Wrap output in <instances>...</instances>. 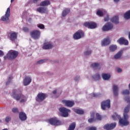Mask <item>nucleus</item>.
Here are the masks:
<instances>
[{
    "mask_svg": "<svg viewBox=\"0 0 130 130\" xmlns=\"http://www.w3.org/2000/svg\"><path fill=\"white\" fill-rule=\"evenodd\" d=\"M130 105H127L124 110L123 117L124 119H121L120 116L115 113V114L112 116V118L114 120H116V119H119V122L121 125H128L129 124V122L127 121L128 119V115L127 113L129 112Z\"/></svg>",
    "mask_w": 130,
    "mask_h": 130,
    "instance_id": "nucleus-1",
    "label": "nucleus"
},
{
    "mask_svg": "<svg viewBox=\"0 0 130 130\" xmlns=\"http://www.w3.org/2000/svg\"><path fill=\"white\" fill-rule=\"evenodd\" d=\"M12 96L17 101H19V100L21 99L20 101V103H24V102L26 101V96L21 94V91L19 89H15L13 90Z\"/></svg>",
    "mask_w": 130,
    "mask_h": 130,
    "instance_id": "nucleus-2",
    "label": "nucleus"
},
{
    "mask_svg": "<svg viewBox=\"0 0 130 130\" xmlns=\"http://www.w3.org/2000/svg\"><path fill=\"white\" fill-rule=\"evenodd\" d=\"M19 55V52L16 51H10L6 55L4 56V59H9L10 60H13L17 58V56Z\"/></svg>",
    "mask_w": 130,
    "mask_h": 130,
    "instance_id": "nucleus-3",
    "label": "nucleus"
},
{
    "mask_svg": "<svg viewBox=\"0 0 130 130\" xmlns=\"http://www.w3.org/2000/svg\"><path fill=\"white\" fill-rule=\"evenodd\" d=\"M10 16H11V9L9 7L7 8L5 15L1 17V20L5 23H10Z\"/></svg>",
    "mask_w": 130,
    "mask_h": 130,
    "instance_id": "nucleus-4",
    "label": "nucleus"
},
{
    "mask_svg": "<svg viewBox=\"0 0 130 130\" xmlns=\"http://www.w3.org/2000/svg\"><path fill=\"white\" fill-rule=\"evenodd\" d=\"M48 121L50 124H51V125H55V126L61 125V122L55 117L49 119Z\"/></svg>",
    "mask_w": 130,
    "mask_h": 130,
    "instance_id": "nucleus-5",
    "label": "nucleus"
},
{
    "mask_svg": "<svg viewBox=\"0 0 130 130\" xmlns=\"http://www.w3.org/2000/svg\"><path fill=\"white\" fill-rule=\"evenodd\" d=\"M59 111L60 112L63 117H68V116H69V113L71 112V110L64 107H61L59 108Z\"/></svg>",
    "mask_w": 130,
    "mask_h": 130,
    "instance_id": "nucleus-6",
    "label": "nucleus"
},
{
    "mask_svg": "<svg viewBox=\"0 0 130 130\" xmlns=\"http://www.w3.org/2000/svg\"><path fill=\"white\" fill-rule=\"evenodd\" d=\"M40 34H41V32L38 30H34L30 32V35L31 38H33V39L35 40L39 39L40 38Z\"/></svg>",
    "mask_w": 130,
    "mask_h": 130,
    "instance_id": "nucleus-7",
    "label": "nucleus"
},
{
    "mask_svg": "<svg viewBox=\"0 0 130 130\" xmlns=\"http://www.w3.org/2000/svg\"><path fill=\"white\" fill-rule=\"evenodd\" d=\"M110 108V100L108 99L101 103V108L103 110H106V108Z\"/></svg>",
    "mask_w": 130,
    "mask_h": 130,
    "instance_id": "nucleus-8",
    "label": "nucleus"
},
{
    "mask_svg": "<svg viewBox=\"0 0 130 130\" xmlns=\"http://www.w3.org/2000/svg\"><path fill=\"white\" fill-rule=\"evenodd\" d=\"M82 37H84V32L82 31V30H78L73 35V38H74L76 40L81 39Z\"/></svg>",
    "mask_w": 130,
    "mask_h": 130,
    "instance_id": "nucleus-9",
    "label": "nucleus"
},
{
    "mask_svg": "<svg viewBox=\"0 0 130 130\" xmlns=\"http://www.w3.org/2000/svg\"><path fill=\"white\" fill-rule=\"evenodd\" d=\"M84 26L87 27L89 29H95L97 27V24L93 22H86L84 23Z\"/></svg>",
    "mask_w": 130,
    "mask_h": 130,
    "instance_id": "nucleus-10",
    "label": "nucleus"
},
{
    "mask_svg": "<svg viewBox=\"0 0 130 130\" xmlns=\"http://www.w3.org/2000/svg\"><path fill=\"white\" fill-rule=\"evenodd\" d=\"M8 37L11 41H16L18 38V33L16 32H10L8 34Z\"/></svg>",
    "mask_w": 130,
    "mask_h": 130,
    "instance_id": "nucleus-11",
    "label": "nucleus"
},
{
    "mask_svg": "<svg viewBox=\"0 0 130 130\" xmlns=\"http://www.w3.org/2000/svg\"><path fill=\"white\" fill-rule=\"evenodd\" d=\"M112 29H113V24L110 22L106 23L102 28L103 31H109Z\"/></svg>",
    "mask_w": 130,
    "mask_h": 130,
    "instance_id": "nucleus-12",
    "label": "nucleus"
},
{
    "mask_svg": "<svg viewBox=\"0 0 130 130\" xmlns=\"http://www.w3.org/2000/svg\"><path fill=\"white\" fill-rule=\"evenodd\" d=\"M116 126V123H112L111 124H107L104 126V129L111 130L113 129Z\"/></svg>",
    "mask_w": 130,
    "mask_h": 130,
    "instance_id": "nucleus-13",
    "label": "nucleus"
},
{
    "mask_svg": "<svg viewBox=\"0 0 130 130\" xmlns=\"http://www.w3.org/2000/svg\"><path fill=\"white\" fill-rule=\"evenodd\" d=\"M46 98V94L44 93H39L36 98V100L38 102H42Z\"/></svg>",
    "mask_w": 130,
    "mask_h": 130,
    "instance_id": "nucleus-14",
    "label": "nucleus"
},
{
    "mask_svg": "<svg viewBox=\"0 0 130 130\" xmlns=\"http://www.w3.org/2000/svg\"><path fill=\"white\" fill-rule=\"evenodd\" d=\"M117 42L119 43L121 45H128V41L124 39L123 37L120 38L118 39Z\"/></svg>",
    "mask_w": 130,
    "mask_h": 130,
    "instance_id": "nucleus-15",
    "label": "nucleus"
},
{
    "mask_svg": "<svg viewBox=\"0 0 130 130\" xmlns=\"http://www.w3.org/2000/svg\"><path fill=\"white\" fill-rule=\"evenodd\" d=\"M62 103L65 104L66 106H67V107H73V106L75 105V102L71 101L64 100L62 101Z\"/></svg>",
    "mask_w": 130,
    "mask_h": 130,
    "instance_id": "nucleus-16",
    "label": "nucleus"
},
{
    "mask_svg": "<svg viewBox=\"0 0 130 130\" xmlns=\"http://www.w3.org/2000/svg\"><path fill=\"white\" fill-rule=\"evenodd\" d=\"M51 4V3L49 0H45V1H42L40 4V7H48V6H50Z\"/></svg>",
    "mask_w": 130,
    "mask_h": 130,
    "instance_id": "nucleus-17",
    "label": "nucleus"
},
{
    "mask_svg": "<svg viewBox=\"0 0 130 130\" xmlns=\"http://www.w3.org/2000/svg\"><path fill=\"white\" fill-rule=\"evenodd\" d=\"M112 89L114 96H118V86L114 84L113 85Z\"/></svg>",
    "mask_w": 130,
    "mask_h": 130,
    "instance_id": "nucleus-18",
    "label": "nucleus"
},
{
    "mask_svg": "<svg viewBox=\"0 0 130 130\" xmlns=\"http://www.w3.org/2000/svg\"><path fill=\"white\" fill-rule=\"evenodd\" d=\"M32 82V79L31 77H26L25 78L24 81H23V84L24 86H28Z\"/></svg>",
    "mask_w": 130,
    "mask_h": 130,
    "instance_id": "nucleus-19",
    "label": "nucleus"
},
{
    "mask_svg": "<svg viewBox=\"0 0 130 130\" xmlns=\"http://www.w3.org/2000/svg\"><path fill=\"white\" fill-rule=\"evenodd\" d=\"M37 12L41 14H45L47 12V8L45 7H39L37 9Z\"/></svg>",
    "mask_w": 130,
    "mask_h": 130,
    "instance_id": "nucleus-20",
    "label": "nucleus"
},
{
    "mask_svg": "<svg viewBox=\"0 0 130 130\" xmlns=\"http://www.w3.org/2000/svg\"><path fill=\"white\" fill-rule=\"evenodd\" d=\"M109 44H110V40H109V38L105 39L102 42V46H106L109 45Z\"/></svg>",
    "mask_w": 130,
    "mask_h": 130,
    "instance_id": "nucleus-21",
    "label": "nucleus"
},
{
    "mask_svg": "<svg viewBox=\"0 0 130 130\" xmlns=\"http://www.w3.org/2000/svg\"><path fill=\"white\" fill-rule=\"evenodd\" d=\"M19 118L21 120L24 121L27 119V115L24 112L19 113Z\"/></svg>",
    "mask_w": 130,
    "mask_h": 130,
    "instance_id": "nucleus-22",
    "label": "nucleus"
},
{
    "mask_svg": "<svg viewBox=\"0 0 130 130\" xmlns=\"http://www.w3.org/2000/svg\"><path fill=\"white\" fill-rule=\"evenodd\" d=\"M111 22L114 24H118L119 23L118 16H115L110 19Z\"/></svg>",
    "mask_w": 130,
    "mask_h": 130,
    "instance_id": "nucleus-23",
    "label": "nucleus"
},
{
    "mask_svg": "<svg viewBox=\"0 0 130 130\" xmlns=\"http://www.w3.org/2000/svg\"><path fill=\"white\" fill-rule=\"evenodd\" d=\"M71 12V9L69 8H66L62 12V16L66 17L68 14H69Z\"/></svg>",
    "mask_w": 130,
    "mask_h": 130,
    "instance_id": "nucleus-24",
    "label": "nucleus"
},
{
    "mask_svg": "<svg viewBox=\"0 0 130 130\" xmlns=\"http://www.w3.org/2000/svg\"><path fill=\"white\" fill-rule=\"evenodd\" d=\"M122 53H123V51L122 50L119 51L117 54L115 55V59H118L120 58V57H121V55H122Z\"/></svg>",
    "mask_w": 130,
    "mask_h": 130,
    "instance_id": "nucleus-25",
    "label": "nucleus"
},
{
    "mask_svg": "<svg viewBox=\"0 0 130 130\" xmlns=\"http://www.w3.org/2000/svg\"><path fill=\"white\" fill-rule=\"evenodd\" d=\"M52 47H53V45H52V44H48L44 45L43 46V49H51Z\"/></svg>",
    "mask_w": 130,
    "mask_h": 130,
    "instance_id": "nucleus-26",
    "label": "nucleus"
},
{
    "mask_svg": "<svg viewBox=\"0 0 130 130\" xmlns=\"http://www.w3.org/2000/svg\"><path fill=\"white\" fill-rule=\"evenodd\" d=\"M102 76L103 80H109L111 77L110 74H105V73H103L102 75Z\"/></svg>",
    "mask_w": 130,
    "mask_h": 130,
    "instance_id": "nucleus-27",
    "label": "nucleus"
},
{
    "mask_svg": "<svg viewBox=\"0 0 130 130\" xmlns=\"http://www.w3.org/2000/svg\"><path fill=\"white\" fill-rule=\"evenodd\" d=\"M75 128H76V122H73L69 125L68 130H75Z\"/></svg>",
    "mask_w": 130,
    "mask_h": 130,
    "instance_id": "nucleus-28",
    "label": "nucleus"
},
{
    "mask_svg": "<svg viewBox=\"0 0 130 130\" xmlns=\"http://www.w3.org/2000/svg\"><path fill=\"white\" fill-rule=\"evenodd\" d=\"M109 49H110V51H111L112 52L113 51H115V50L117 49V46H116V45H111L109 47Z\"/></svg>",
    "mask_w": 130,
    "mask_h": 130,
    "instance_id": "nucleus-29",
    "label": "nucleus"
},
{
    "mask_svg": "<svg viewBox=\"0 0 130 130\" xmlns=\"http://www.w3.org/2000/svg\"><path fill=\"white\" fill-rule=\"evenodd\" d=\"M124 18L126 19H130V10L126 12V13L124 14Z\"/></svg>",
    "mask_w": 130,
    "mask_h": 130,
    "instance_id": "nucleus-30",
    "label": "nucleus"
},
{
    "mask_svg": "<svg viewBox=\"0 0 130 130\" xmlns=\"http://www.w3.org/2000/svg\"><path fill=\"white\" fill-rule=\"evenodd\" d=\"M74 112H76L77 114H83L84 113V111L79 109H74Z\"/></svg>",
    "mask_w": 130,
    "mask_h": 130,
    "instance_id": "nucleus-31",
    "label": "nucleus"
},
{
    "mask_svg": "<svg viewBox=\"0 0 130 130\" xmlns=\"http://www.w3.org/2000/svg\"><path fill=\"white\" fill-rule=\"evenodd\" d=\"M92 78L94 81H98L100 80V75L98 74H95L92 77Z\"/></svg>",
    "mask_w": 130,
    "mask_h": 130,
    "instance_id": "nucleus-32",
    "label": "nucleus"
},
{
    "mask_svg": "<svg viewBox=\"0 0 130 130\" xmlns=\"http://www.w3.org/2000/svg\"><path fill=\"white\" fill-rule=\"evenodd\" d=\"M95 119L96 120H101L102 119V116L99 113H97L95 114Z\"/></svg>",
    "mask_w": 130,
    "mask_h": 130,
    "instance_id": "nucleus-33",
    "label": "nucleus"
},
{
    "mask_svg": "<svg viewBox=\"0 0 130 130\" xmlns=\"http://www.w3.org/2000/svg\"><path fill=\"white\" fill-rule=\"evenodd\" d=\"M91 67L92 68H93L94 69H97L99 68L100 65H99V63H93L92 64H91Z\"/></svg>",
    "mask_w": 130,
    "mask_h": 130,
    "instance_id": "nucleus-34",
    "label": "nucleus"
},
{
    "mask_svg": "<svg viewBox=\"0 0 130 130\" xmlns=\"http://www.w3.org/2000/svg\"><path fill=\"white\" fill-rule=\"evenodd\" d=\"M12 80H13V76L10 75L8 78V81L6 82V85H9L10 83L12 82Z\"/></svg>",
    "mask_w": 130,
    "mask_h": 130,
    "instance_id": "nucleus-35",
    "label": "nucleus"
},
{
    "mask_svg": "<svg viewBox=\"0 0 130 130\" xmlns=\"http://www.w3.org/2000/svg\"><path fill=\"white\" fill-rule=\"evenodd\" d=\"M88 121L89 123H92V122H95L96 121V119L95 118H90L88 119Z\"/></svg>",
    "mask_w": 130,
    "mask_h": 130,
    "instance_id": "nucleus-36",
    "label": "nucleus"
},
{
    "mask_svg": "<svg viewBox=\"0 0 130 130\" xmlns=\"http://www.w3.org/2000/svg\"><path fill=\"white\" fill-rule=\"evenodd\" d=\"M122 94L123 95H128L129 94V90L126 89L122 91Z\"/></svg>",
    "mask_w": 130,
    "mask_h": 130,
    "instance_id": "nucleus-37",
    "label": "nucleus"
},
{
    "mask_svg": "<svg viewBox=\"0 0 130 130\" xmlns=\"http://www.w3.org/2000/svg\"><path fill=\"white\" fill-rule=\"evenodd\" d=\"M96 15L100 17H102L103 16V12L101 10H98L96 12Z\"/></svg>",
    "mask_w": 130,
    "mask_h": 130,
    "instance_id": "nucleus-38",
    "label": "nucleus"
},
{
    "mask_svg": "<svg viewBox=\"0 0 130 130\" xmlns=\"http://www.w3.org/2000/svg\"><path fill=\"white\" fill-rule=\"evenodd\" d=\"M46 60H47V59H41L37 62V63H38L39 64H41V63H44V62H45L46 61Z\"/></svg>",
    "mask_w": 130,
    "mask_h": 130,
    "instance_id": "nucleus-39",
    "label": "nucleus"
},
{
    "mask_svg": "<svg viewBox=\"0 0 130 130\" xmlns=\"http://www.w3.org/2000/svg\"><path fill=\"white\" fill-rule=\"evenodd\" d=\"M12 111L13 113H18L19 112V110L17 108H13Z\"/></svg>",
    "mask_w": 130,
    "mask_h": 130,
    "instance_id": "nucleus-40",
    "label": "nucleus"
},
{
    "mask_svg": "<svg viewBox=\"0 0 130 130\" xmlns=\"http://www.w3.org/2000/svg\"><path fill=\"white\" fill-rule=\"evenodd\" d=\"M22 30L24 32H25L26 33L29 32V28H28L27 27H23Z\"/></svg>",
    "mask_w": 130,
    "mask_h": 130,
    "instance_id": "nucleus-41",
    "label": "nucleus"
},
{
    "mask_svg": "<svg viewBox=\"0 0 130 130\" xmlns=\"http://www.w3.org/2000/svg\"><path fill=\"white\" fill-rule=\"evenodd\" d=\"M125 101H126L127 103H130V98L129 96H126L124 98Z\"/></svg>",
    "mask_w": 130,
    "mask_h": 130,
    "instance_id": "nucleus-42",
    "label": "nucleus"
},
{
    "mask_svg": "<svg viewBox=\"0 0 130 130\" xmlns=\"http://www.w3.org/2000/svg\"><path fill=\"white\" fill-rule=\"evenodd\" d=\"M38 28H40V29H44V28H45L44 25L42 24H38Z\"/></svg>",
    "mask_w": 130,
    "mask_h": 130,
    "instance_id": "nucleus-43",
    "label": "nucleus"
},
{
    "mask_svg": "<svg viewBox=\"0 0 130 130\" xmlns=\"http://www.w3.org/2000/svg\"><path fill=\"white\" fill-rule=\"evenodd\" d=\"M92 51L91 50L89 51H86L85 52H84V54L85 55H90V54H91Z\"/></svg>",
    "mask_w": 130,
    "mask_h": 130,
    "instance_id": "nucleus-44",
    "label": "nucleus"
},
{
    "mask_svg": "<svg viewBox=\"0 0 130 130\" xmlns=\"http://www.w3.org/2000/svg\"><path fill=\"white\" fill-rule=\"evenodd\" d=\"M90 117L95 118V113H94V112H91L90 113Z\"/></svg>",
    "mask_w": 130,
    "mask_h": 130,
    "instance_id": "nucleus-45",
    "label": "nucleus"
},
{
    "mask_svg": "<svg viewBox=\"0 0 130 130\" xmlns=\"http://www.w3.org/2000/svg\"><path fill=\"white\" fill-rule=\"evenodd\" d=\"M99 96H100V94H98V93L92 94V97H95V98H96L97 97H99Z\"/></svg>",
    "mask_w": 130,
    "mask_h": 130,
    "instance_id": "nucleus-46",
    "label": "nucleus"
},
{
    "mask_svg": "<svg viewBox=\"0 0 130 130\" xmlns=\"http://www.w3.org/2000/svg\"><path fill=\"white\" fill-rule=\"evenodd\" d=\"M89 130H97V128L95 126H91L88 128Z\"/></svg>",
    "mask_w": 130,
    "mask_h": 130,
    "instance_id": "nucleus-47",
    "label": "nucleus"
},
{
    "mask_svg": "<svg viewBox=\"0 0 130 130\" xmlns=\"http://www.w3.org/2000/svg\"><path fill=\"white\" fill-rule=\"evenodd\" d=\"M5 120L6 122H9V121H11V117H7L6 118Z\"/></svg>",
    "mask_w": 130,
    "mask_h": 130,
    "instance_id": "nucleus-48",
    "label": "nucleus"
},
{
    "mask_svg": "<svg viewBox=\"0 0 130 130\" xmlns=\"http://www.w3.org/2000/svg\"><path fill=\"white\" fill-rule=\"evenodd\" d=\"M104 21L105 22H107V21H109V16L107 15L106 17H105Z\"/></svg>",
    "mask_w": 130,
    "mask_h": 130,
    "instance_id": "nucleus-49",
    "label": "nucleus"
},
{
    "mask_svg": "<svg viewBox=\"0 0 130 130\" xmlns=\"http://www.w3.org/2000/svg\"><path fill=\"white\" fill-rule=\"evenodd\" d=\"M5 54L4 53V52L2 50H0V56L2 57V56H3V55H4Z\"/></svg>",
    "mask_w": 130,
    "mask_h": 130,
    "instance_id": "nucleus-50",
    "label": "nucleus"
},
{
    "mask_svg": "<svg viewBox=\"0 0 130 130\" xmlns=\"http://www.w3.org/2000/svg\"><path fill=\"white\" fill-rule=\"evenodd\" d=\"M117 72L118 73H121V72H122V70L121 69H120V68H118L117 69Z\"/></svg>",
    "mask_w": 130,
    "mask_h": 130,
    "instance_id": "nucleus-51",
    "label": "nucleus"
},
{
    "mask_svg": "<svg viewBox=\"0 0 130 130\" xmlns=\"http://www.w3.org/2000/svg\"><path fill=\"white\" fill-rule=\"evenodd\" d=\"M39 2V0H32V3L34 4H37Z\"/></svg>",
    "mask_w": 130,
    "mask_h": 130,
    "instance_id": "nucleus-52",
    "label": "nucleus"
},
{
    "mask_svg": "<svg viewBox=\"0 0 130 130\" xmlns=\"http://www.w3.org/2000/svg\"><path fill=\"white\" fill-rule=\"evenodd\" d=\"M80 79V77H75L74 80L75 81H76V82H77V81H79V80Z\"/></svg>",
    "mask_w": 130,
    "mask_h": 130,
    "instance_id": "nucleus-53",
    "label": "nucleus"
},
{
    "mask_svg": "<svg viewBox=\"0 0 130 130\" xmlns=\"http://www.w3.org/2000/svg\"><path fill=\"white\" fill-rule=\"evenodd\" d=\"M56 92H57L56 89L54 90V91H53V94H55L56 93Z\"/></svg>",
    "mask_w": 130,
    "mask_h": 130,
    "instance_id": "nucleus-54",
    "label": "nucleus"
},
{
    "mask_svg": "<svg viewBox=\"0 0 130 130\" xmlns=\"http://www.w3.org/2000/svg\"><path fill=\"white\" fill-rule=\"evenodd\" d=\"M114 2L115 3H118V2H119V0H114Z\"/></svg>",
    "mask_w": 130,
    "mask_h": 130,
    "instance_id": "nucleus-55",
    "label": "nucleus"
},
{
    "mask_svg": "<svg viewBox=\"0 0 130 130\" xmlns=\"http://www.w3.org/2000/svg\"><path fill=\"white\" fill-rule=\"evenodd\" d=\"M14 1L15 0H11V3H12L13 2H14Z\"/></svg>",
    "mask_w": 130,
    "mask_h": 130,
    "instance_id": "nucleus-56",
    "label": "nucleus"
},
{
    "mask_svg": "<svg viewBox=\"0 0 130 130\" xmlns=\"http://www.w3.org/2000/svg\"><path fill=\"white\" fill-rule=\"evenodd\" d=\"M128 87H129V88L130 89V83H129V84L128 85Z\"/></svg>",
    "mask_w": 130,
    "mask_h": 130,
    "instance_id": "nucleus-57",
    "label": "nucleus"
},
{
    "mask_svg": "<svg viewBox=\"0 0 130 130\" xmlns=\"http://www.w3.org/2000/svg\"><path fill=\"white\" fill-rule=\"evenodd\" d=\"M0 61H1V59H0Z\"/></svg>",
    "mask_w": 130,
    "mask_h": 130,
    "instance_id": "nucleus-58",
    "label": "nucleus"
},
{
    "mask_svg": "<svg viewBox=\"0 0 130 130\" xmlns=\"http://www.w3.org/2000/svg\"><path fill=\"white\" fill-rule=\"evenodd\" d=\"M100 1H101V0H100Z\"/></svg>",
    "mask_w": 130,
    "mask_h": 130,
    "instance_id": "nucleus-59",
    "label": "nucleus"
}]
</instances>
